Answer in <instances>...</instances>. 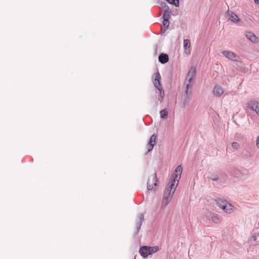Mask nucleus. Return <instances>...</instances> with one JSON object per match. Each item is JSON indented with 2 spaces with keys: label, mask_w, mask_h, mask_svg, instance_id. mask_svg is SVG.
<instances>
[{
  "label": "nucleus",
  "mask_w": 259,
  "mask_h": 259,
  "mask_svg": "<svg viewBox=\"0 0 259 259\" xmlns=\"http://www.w3.org/2000/svg\"><path fill=\"white\" fill-rule=\"evenodd\" d=\"M245 36L252 42L256 44L258 42V37L253 33L250 31H246L245 32Z\"/></svg>",
  "instance_id": "nucleus-12"
},
{
  "label": "nucleus",
  "mask_w": 259,
  "mask_h": 259,
  "mask_svg": "<svg viewBox=\"0 0 259 259\" xmlns=\"http://www.w3.org/2000/svg\"><path fill=\"white\" fill-rule=\"evenodd\" d=\"M163 25L165 27V30L167 29L169 25V20L163 19Z\"/></svg>",
  "instance_id": "nucleus-24"
},
{
  "label": "nucleus",
  "mask_w": 259,
  "mask_h": 259,
  "mask_svg": "<svg viewBox=\"0 0 259 259\" xmlns=\"http://www.w3.org/2000/svg\"><path fill=\"white\" fill-rule=\"evenodd\" d=\"M223 55L229 59L237 61V58H239L238 56L234 53L228 51H224L222 52Z\"/></svg>",
  "instance_id": "nucleus-14"
},
{
  "label": "nucleus",
  "mask_w": 259,
  "mask_h": 259,
  "mask_svg": "<svg viewBox=\"0 0 259 259\" xmlns=\"http://www.w3.org/2000/svg\"><path fill=\"white\" fill-rule=\"evenodd\" d=\"M227 15L228 16V20L231 21L236 23L240 21V19L238 18L237 15L232 11H228L227 12Z\"/></svg>",
  "instance_id": "nucleus-15"
},
{
  "label": "nucleus",
  "mask_w": 259,
  "mask_h": 259,
  "mask_svg": "<svg viewBox=\"0 0 259 259\" xmlns=\"http://www.w3.org/2000/svg\"><path fill=\"white\" fill-rule=\"evenodd\" d=\"M192 246H191L190 248H189V250H190L192 249Z\"/></svg>",
  "instance_id": "nucleus-29"
},
{
  "label": "nucleus",
  "mask_w": 259,
  "mask_h": 259,
  "mask_svg": "<svg viewBox=\"0 0 259 259\" xmlns=\"http://www.w3.org/2000/svg\"><path fill=\"white\" fill-rule=\"evenodd\" d=\"M241 154L242 157L245 159H248L253 155L251 151L249 149H244L242 151Z\"/></svg>",
  "instance_id": "nucleus-18"
},
{
  "label": "nucleus",
  "mask_w": 259,
  "mask_h": 259,
  "mask_svg": "<svg viewBox=\"0 0 259 259\" xmlns=\"http://www.w3.org/2000/svg\"><path fill=\"white\" fill-rule=\"evenodd\" d=\"M249 242L250 245L256 246L259 245V234L252 235L249 239Z\"/></svg>",
  "instance_id": "nucleus-17"
},
{
  "label": "nucleus",
  "mask_w": 259,
  "mask_h": 259,
  "mask_svg": "<svg viewBox=\"0 0 259 259\" xmlns=\"http://www.w3.org/2000/svg\"><path fill=\"white\" fill-rule=\"evenodd\" d=\"M158 179L157 178L156 173L155 172L153 175H151L148 180L147 182V189L148 190H152L153 189V186L157 185V182Z\"/></svg>",
  "instance_id": "nucleus-7"
},
{
  "label": "nucleus",
  "mask_w": 259,
  "mask_h": 259,
  "mask_svg": "<svg viewBox=\"0 0 259 259\" xmlns=\"http://www.w3.org/2000/svg\"><path fill=\"white\" fill-rule=\"evenodd\" d=\"M191 99V95L184 94L181 98L180 104L182 108H187L190 104V101Z\"/></svg>",
  "instance_id": "nucleus-8"
},
{
  "label": "nucleus",
  "mask_w": 259,
  "mask_h": 259,
  "mask_svg": "<svg viewBox=\"0 0 259 259\" xmlns=\"http://www.w3.org/2000/svg\"><path fill=\"white\" fill-rule=\"evenodd\" d=\"M160 117L163 119H166L168 117V112L166 109H164L160 111Z\"/></svg>",
  "instance_id": "nucleus-22"
},
{
  "label": "nucleus",
  "mask_w": 259,
  "mask_h": 259,
  "mask_svg": "<svg viewBox=\"0 0 259 259\" xmlns=\"http://www.w3.org/2000/svg\"><path fill=\"white\" fill-rule=\"evenodd\" d=\"M217 205L223 209L225 212L230 214L234 211V206L223 198H218L215 199Z\"/></svg>",
  "instance_id": "nucleus-3"
},
{
  "label": "nucleus",
  "mask_w": 259,
  "mask_h": 259,
  "mask_svg": "<svg viewBox=\"0 0 259 259\" xmlns=\"http://www.w3.org/2000/svg\"><path fill=\"white\" fill-rule=\"evenodd\" d=\"M232 146L234 149L237 150L239 148L240 145L237 142H234L232 143Z\"/></svg>",
  "instance_id": "nucleus-26"
},
{
  "label": "nucleus",
  "mask_w": 259,
  "mask_h": 259,
  "mask_svg": "<svg viewBox=\"0 0 259 259\" xmlns=\"http://www.w3.org/2000/svg\"><path fill=\"white\" fill-rule=\"evenodd\" d=\"M157 136L155 134L152 135L149 140V141L148 142V143L147 145V153L151 151L152 150L154 146L155 145L156 142V139Z\"/></svg>",
  "instance_id": "nucleus-10"
},
{
  "label": "nucleus",
  "mask_w": 259,
  "mask_h": 259,
  "mask_svg": "<svg viewBox=\"0 0 259 259\" xmlns=\"http://www.w3.org/2000/svg\"><path fill=\"white\" fill-rule=\"evenodd\" d=\"M196 72V68L194 67H191L189 69L184 81V85L185 86L184 94L192 95V90Z\"/></svg>",
  "instance_id": "nucleus-2"
},
{
  "label": "nucleus",
  "mask_w": 259,
  "mask_h": 259,
  "mask_svg": "<svg viewBox=\"0 0 259 259\" xmlns=\"http://www.w3.org/2000/svg\"><path fill=\"white\" fill-rule=\"evenodd\" d=\"M159 61L162 64H165L168 61V56L166 54L161 53L158 57Z\"/></svg>",
  "instance_id": "nucleus-19"
},
{
  "label": "nucleus",
  "mask_w": 259,
  "mask_h": 259,
  "mask_svg": "<svg viewBox=\"0 0 259 259\" xmlns=\"http://www.w3.org/2000/svg\"><path fill=\"white\" fill-rule=\"evenodd\" d=\"M211 220L215 224H218L220 222L219 217L218 215H213L211 217Z\"/></svg>",
  "instance_id": "nucleus-23"
},
{
  "label": "nucleus",
  "mask_w": 259,
  "mask_h": 259,
  "mask_svg": "<svg viewBox=\"0 0 259 259\" xmlns=\"http://www.w3.org/2000/svg\"><path fill=\"white\" fill-rule=\"evenodd\" d=\"M224 91L221 87L217 85L214 87L213 93L215 96L220 97L224 94Z\"/></svg>",
  "instance_id": "nucleus-16"
},
{
  "label": "nucleus",
  "mask_w": 259,
  "mask_h": 259,
  "mask_svg": "<svg viewBox=\"0 0 259 259\" xmlns=\"http://www.w3.org/2000/svg\"><path fill=\"white\" fill-rule=\"evenodd\" d=\"M170 18V12L168 9H165L163 15V19L169 20Z\"/></svg>",
  "instance_id": "nucleus-21"
},
{
  "label": "nucleus",
  "mask_w": 259,
  "mask_h": 259,
  "mask_svg": "<svg viewBox=\"0 0 259 259\" xmlns=\"http://www.w3.org/2000/svg\"><path fill=\"white\" fill-rule=\"evenodd\" d=\"M144 214L141 213L138 215L137 220H136V232H135V235H134L135 236L140 231L142 224H143V223L144 222Z\"/></svg>",
  "instance_id": "nucleus-9"
},
{
  "label": "nucleus",
  "mask_w": 259,
  "mask_h": 259,
  "mask_svg": "<svg viewBox=\"0 0 259 259\" xmlns=\"http://www.w3.org/2000/svg\"><path fill=\"white\" fill-rule=\"evenodd\" d=\"M184 53L186 55H189L191 54V43L188 39H185L183 41Z\"/></svg>",
  "instance_id": "nucleus-13"
},
{
  "label": "nucleus",
  "mask_w": 259,
  "mask_h": 259,
  "mask_svg": "<svg viewBox=\"0 0 259 259\" xmlns=\"http://www.w3.org/2000/svg\"><path fill=\"white\" fill-rule=\"evenodd\" d=\"M157 105H158V103H157V102H156V106H157Z\"/></svg>",
  "instance_id": "nucleus-30"
},
{
  "label": "nucleus",
  "mask_w": 259,
  "mask_h": 259,
  "mask_svg": "<svg viewBox=\"0 0 259 259\" xmlns=\"http://www.w3.org/2000/svg\"><path fill=\"white\" fill-rule=\"evenodd\" d=\"M207 178L209 180H211L212 181H218L219 180V177L217 174H212L209 176L207 177Z\"/></svg>",
  "instance_id": "nucleus-20"
},
{
  "label": "nucleus",
  "mask_w": 259,
  "mask_h": 259,
  "mask_svg": "<svg viewBox=\"0 0 259 259\" xmlns=\"http://www.w3.org/2000/svg\"><path fill=\"white\" fill-rule=\"evenodd\" d=\"M248 107L250 110L254 111L259 116V103L254 101H250L248 103Z\"/></svg>",
  "instance_id": "nucleus-11"
},
{
  "label": "nucleus",
  "mask_w": 259,
  "mask_h": 259,
  "mask_svg": "<svg viewBox=\"0 0 259 259\" xmlns=\"http://www.w3.org/2000/svg\"><path fill=\"white\" fill-rule=\"evenodd\" d=\"M170 4L178 6L179 5V0H166Z\"/></svg>",
  "instance_id": "nucleus-25"
},
{
  "label": "nucleus",
  "mask_w": 259,
  "mask_h": 259,
  "mask_svg": "<svg viewBox=\"0 0 259 259\" xmlns=\"http://www.w3.org/2000/svg\"><path fill=\"white\" fill-rule=\"evenodd\" d=\"M256 146L258 148H259V135L256 138Z\"/></svg>",
  "instance_id": "nucleus-27"
},
{
  "label": "nucleus",
  "mask_w": 259,
  "mask_h": 259,
  "mask_svg": "<svg viewBox=\"0 0 259 259\" xmlns=\"http://www.w3.org/2000/svg\"><path fill=\"white\" fill-rule=\"evenodd\" d=\"M158 249V247L157 246L153 247L143 246L140 248L139 253L143 257H147L149 255L157 252Z\"/></svg>",
  "instance_id": "nucleus-6"
},
{
  "label": "nucleus",
  "mask_w": 259,
  "mask_h": 259,
  "mask_svg": "<svg viewBox=\"0 0 259 259\" xmlns=\"http://www.w3.org/2000/svg\"><path fill=\"white\" fill-rule=\"evenodd\" d=\"M254 2L255 4L259 5V0H254Z\"/></svg>",
  "instance_id": "nucleus-28"
},
{
  "label": "nucleus",
  "mask_w": 259,
  "mask_h": 259,
  "mask_svg": "<svg viewBox=\"0 0 259 259\" xmlns=\"http://www.w3.org/2000/svg\"><path fill=\"white\" fill-rule=\"evenodd\" d=\"M153 84L155 88L159 91L158 93L160 97L158 98V100L161 102L164 97V92L161 85V76L159 71H157L155 74V79L153 81Z\"/></svg>",
  "instance_id": "nucleus-5"
},
{
  "label": "nucleus",
  "mask_w": 259,
  "mask_h": 259,
  "mask_svg": "<svg viewBox=\"0 0 259 259\" xmlns=\"http://www.w3.org/2000/svg\"><path fill=\"white\" fill-rule=\"evenodd\" d=\"M182 170L183 167L182 165H178L172 174L163 194L161 202L162 206L165 207L170 201L176 190V187L178 185Z\"/></svg>",
  "instance_id": "nucleus-1"
},
{
  "label": "nucleus",
  "mask_w": 259,
  "mask_h": 259,
  "mask_svg": "<svg viewBox=\"0 0 259 259\" xmlns=\"http://www.w3.org/2000/svg\"><path fill=\"white\" fill-rule=\"evenodd\" d=\"M229 175L239 179L245 180L248 175V171L244 168L233 169L230 170Z\"/></svg>",
  "instance_id": "nucleus-4"
}]
</instances>
